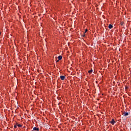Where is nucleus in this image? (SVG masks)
Wrapping results in <instances>:
<instances>
[{
  "label": "nucleus",
  "instance_id": "f257e3e1",
  "mask_svg": "<svg viewBox=\"0 0 131 131\" xmlns=\"http://www.w3.org/2000/svg\"><path fill=\"white\" fill-rule=\"evenodd\" d=\"M110 122L111 124H112L113 125H114V124H115V121L114 119H112V121Z\"/></svg>",
  "mask_w": 131,
  "mask_h": 131
},
{
  "label": "nucleus",
  "instance_id": "1a4fd4ad",
  "mask_svg": "<svg viewBox=\"0 0 131 131\" xmlns=\"http://www.w3.org/2000/svg\"><path fill=\"white\" fill-rule=\"evenodd\" d=\"M86 32H88V29L85 30V32H84V33H86Z\"/></svg>",
  "mask_w": 131,
  "mask_h": 131
},
{
  "label": "nucleus",
  "instance_id": "ddd939ff",
  "mask_svg": "<svg viewBox=\"0 0 131 131\" xmlns=\"http://www.w3.org/2000/svg\"><path fill=\"white\" fill-rule=\"evenodd\" d=\"M121 25H122V24H121Z\"/></svg>",
  "mask_w": 131,
  "mask_h": 131
},
{
  "label": "nucleus",
  "instance_id": "f8f14e48",
  "mask_svg": "<svg viewBox=\"0 0 131 131\" xmlns=\"http://www.w3.org/2000/svg\"><path fill=\"white\" fill-rule=\"evenodd\" d=\"M0 35H1V31H0Z\"/></svg>",
  "mask_w": 131,
  "mask_h": 131
},
{
  "label": "nucleus",
  "instance_id": "0eeeda50",
  "mask_svg": "<svg viewBox=\"0 0 131 131\" xmlns=\"http://www.w3.org/2000/svg\"><path fill=\"white\" fill-rule=\"evenodd\" d=\"M92 72H93V70H91L88 71V73H89V74H92Z\"/></svg>",
  "mask_w": 131,
  "mask_h": 131
},
{
  "label": "nucleus",
  "instance_id": "20e7f679",
  "mask_svg": "<svg viewBox=\"0 0 131 131\" xmlns=\"http://www.w3.org/2000/svg\"><path fill=\"white\" fill-rule=\"evenodd\" d=\"M108 28H109L110 29H112V28H113V26H112V25H111V24H110V25H108Z\"/></svg>",
  "mask_w": 131,
  "mask_h": 131
},
{
  "label": "nucleus",
  "instance_id": "6e6552de",
  "mask_svg": "<svg viewBox=\"0 0 131 131\" xmlns=\"http://www.w3.org/2000/svg\"><path fill=\"white\" fill-rule=\"evenodd\" d=\"M17 126L18 127H22V126L21 125V124H17Z\"/></svg>",
  "mask_w": 131,
  "mask_h": 131
},
{
  "label": "nucleus",
  "instance_id": "39448f33",
  "mask_svg": "<svg viewBox=\"0 0 131 131\" xmlns=\"http://www.w3.org/2000/svg\"><path fill=\"white\" fill-rule=\"evenodd\" d=\"M58 59L59 60V61L61 60V59H62V56L59 55V56H58Z\"/></svg>",
  "mask_w": 131,
  "mask_h": 131
},
{
  "label": "nucleus",
  "instance_id": "9b49d317",
  "mask_svg": "<svg viewBox=\"0 0 131 131\" xmlns=\"http://www.w3.org/2000/svg\"><path fill=\"white\" fill-rule=\"evenodd\" d=\"M85 36V35H84V34L83 35V36Z\"/></svg>",
  "mask_w": 131,
  "mask_h": 131
},
{
  "label": "nucleus",
  "instance_id": "f03ea898",
  "mask_svg": "<svg viewBox=\"0 0 131 131\" xmlns=\"http://www.w3.org/2000/svg\"><path fill=\"white\" fill-rule=\"evenodd\" d=\"M66 77L65 76H60V79L61 80H64V79H65Z\"/></svg>",
  "mask_w": 131,
  "mask_h": 131
},
{
  "label": "nucleus",
  "instance_id": "423d86ee",
  "mask_svg": "<svg viewBox=\"0 0 131 131\" xmlns=\"http://www.w3.org/2000/svg\"><path fill=\"white\" fill-rule=\"evenodd\" d=\"M128 115V113H126V112L124 113V116H127Z\"/></svg>",
  "mask_w": 131,
  "mask_h": 131
},
{
  "label": "nucleus",
  "instance_id": "7ed1b4c3",
  "mask_svg": "<svg viewBox=\"0 0 131 131\" xmlns=\"http://www.w3.org/2000/svg\"><path fill=\"white\" fill-rule=\"evenodd\" d=\"M33 130L39 131V128H38V127H34L33 128Z\"/></svg>",
  "mask_w": 131,
  "mask_h": 131
},
{
  "label": "nucleus",
  "instance_id": "9d476101",
  "mask_svg": "<svg viewBox=\"0 0 131 131\" xmlns=\"http://www.w3.org/2000/svg\"><path fill=\"white\" fill-rule=\"evenodd\" d=\"M14 127V128H17V125H15Z\"/></svg>",
  "mask_w": 131,
  "mask_h": 131
},
{
  "label": "nucleus",
  "instance_id": "4468645a",
  "mask_svg": "<svg viewBox=\"0 0 131 131\" xmlns=\"http://www.w3.org/2000/svg\"><path fill=\"white\" fill-rule=\"evenodd\" d=\"M121 25H122V24H121Z\"/></svg>",
  "mask_w": 131,
  "mask_h": 131
}]
</instances>
